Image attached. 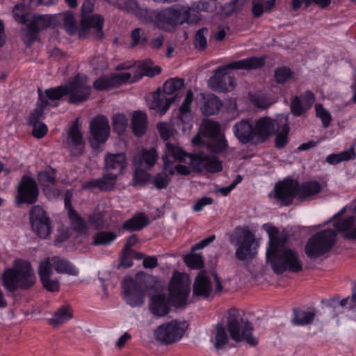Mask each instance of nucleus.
<instances>
[{"mask_svg":"<svg viewBox=\"0 0 356 356\" xmlns=\"http://www.w3.org/2000/svg\"><path fill=\"white\" fill-rule=\"evenodd\" d=\"M54 268L58 273L67 274L76 276L79 271L75 266L68 260L58 256L51 257Z\"/></svg>","mask_w":356,"mask_h":356,"instance_id":"obj_31","label":"nucleus"},{"mask_svg":"<svg viewBox=\"0 0 356 356\" xmlns=\"http://www.w3.org/2000/svg\"><path fill=\"white\" fill-rule=\"evenodd\" d=\"M131 42L130 44L131 47L136 46L145 47L148 43V38L145 34V31L141 28H136L132 30L131 33Z\"/></svg>","mask_w":356,"mask_h":356,"instance_id":"obj_42","label":"nucleus"},{"mask_svg":"<svg viewBox=\"0 0 356 356\" xmlns=\"http://www.w3.org/2000/svg\"><path fill=\"white\" fill-rule=\"evenodd\" d=\"M269 239L266 257L275 273L281 275L286 271L296 273L302 270V262L298 253L285 247L287 241L286 236L280 237L269 233Z\"/></svg>","mask_w":356,"mask_h":356,"instance_id":"obj_2","label":"nucleus"},{"mask_svg":"<svg viewBox=\"0 0 356 356\" xmlns=\"http://www.w3.org/2000/svg\"><path fill=\"white\" fill-rule=\"evenodd\" d=\"M90 65L95 71H99L107 67L106 58L103 56H96L90 61Z\"/></svg>","mask_w":356,"mask_h":356,"instance_id":"obj_61","label":"nucleus"},{"mask_svg":"<svg viewBox=\"0 0 356 356\" xmlns=\"http://www.w3.org/2000/svg\"><path fill=\"white\" fill-rule=\"evenodd\" d=\"M190 292L188 277L184 273L175 271L168 284L169 297L164 293L152 296L149 310L155 316L164 317L170 311V304L175 308H184L188 303Z\"/></svg>","mask_w":356,"mask_h":356,"instance_id":"obj_1","label":"nucleus"},{"mask_svg":"<svg viewBox=\"0 0 356 356\" xmlns=\"http://www.w3.org/2000/svg\"><path fill=\"white\" fill-rule=\"evenodd\" d=\"M118 6L121 9L136 15L142 11V8L136 0H120Z\"/></svg>","mask_w":356,"mask_h":356,"instance_id":"obj_49","label":"nucleus"},{"mask_svg":"<svg viewBox=\"0 0 356 356\" xmlns=\"http://www.w3.org/2000/svg\"><path fill=\"white\" fill-rule=\"evenodd\" d=\"M190 13L189 7L174 5L156 13L154 24L159 29L171 32L177 25L188 22Z\"/></svg>","mask_w":356,"mask_h":356,"instance_id":"obj_5","label":"nucleus"},{"mask_svg":"<svg viewBox=\"0 0 356 356\" xmlns=\"http://www.w3.org/2000/svg\"><path fill=\"white\" fill-rule=\"evenodd\" d=\"M280 129L277 120L269 117H263L254 124L255 143L264 142L269 136Z\"/></svg>","mask_w":356,"mask_h":356,"instance_id":"obj_20","label":"nucleus"},{"mask_svg":"<svg viewBox=\"0 0 356 356\" xmlns=\"http://www.w3.org/2000/svg\"><path fill=\"white\" fill-rule=\"evenodd\" d=\"M118 176L105 172L103 177L98 179L99 189L102 191H110L113 189L116 184Z\"/></svg>","mask_w":356,"mask_h":356,"instance_id":"obj_41","label":"nucleus"},{"mask_svg":"<svg viewBox=\"0 0 356 356\" xmlns=\"http://www.w3.org/2000/svg\"><path fill=\"white\" fill-rule=\"evenodd\" d=\"M39 99L37 102L36 106L30 114L29 118V124H33L35 123L42 122L44 119V110L49 104L48 101L45 99L44 96L41 93L40 89H39Z\"/></svg>","mask_w":356,"mask_h":356,"instance_id":"obj_33","label":"nucleus"},{"mask_svg":"<svg viewBox=\"0 0 356 356\" xmlns=\"http://www.w3.org/2000/svg\"><path fill=\"white\" fill-rule=\"evenodd\" d=\"M143 75L153 77L161 72V67L159 66H153L150 62H143L141 65Z\"/></svg>","mask_w":356,"mask_h":356,"instance_id":"obj_59","label":"nucleus"},{"mask_svg":"<svg viewBox=\"0 0 356 356\" xmlns=\"http://www.w3.org/2000/svg\"><path fill=\"white\" fill-rule=\"evenodd\" d=\"M157 159V154L155 149H145L140 154L136 156L134 162L138 168L149 169L153 167Z\"/></svg>","mask_w":356,"mask_h":356,"instance_id":"obj_30","label":"nucleus"},{"mask_svg":"<svg viewBox=\"0 0 356 356\" xmlns=\"http://www.w3.org/2000/svg\"><path fill=\"white\" fill-rule=\"evenodd\" d=\"M52 17L48 15H34L31 21L27 22L24 42L30 46L38 38V33L47 29L51 24Z\"/></svg>","mask_w":356,"mask_h":356,"instance_id":"obj_16","label":"nucleus"},{"mask_svg":"<svg viewBox=\"0 0 356 356\" xmlns=\"http://www.w3.org/2000/svg\"><path fill=\"white\" fill-rule=\"evenodd\" d=\"M188 154L179 145L169 142L166 143L164 154L162 156L164 171L168 172L170 175H173L172 164H175L176 161H184L185 159L188 156Z\"/></svg>","mask_w":356,"mask_h":356,"instance_id":"obj_19","label":"nucleus"},{"mask_svg":"<svg viewBox=\"0 0 356 356\" xmlns=\"http://www.w3.org/2000/svg\"><path fill=\"white\" fill-rule=\"evenodd\" d=\"M37 179L47 198L54 199L60 195V191L56 185V170L55 169L48 167L38 172Z\"/></svg>","mask_w":356,"mask_h":356,"instance_id":"obj_14","label":"nucleus"},{"mask_svg":"<svg viewBox=\"0 0 356 356\" xmlns=\"http://www.w3.org/2000/svg\"><path fill=\"white\" fill-rule=\"evenodd\" d=\"M207 155L204 154H188L189 168L193 172H200L205 170L204 163H206Z\"/></svg>","mask_w":356,"mask_h":356,"instance_id":"obj_40","label":"nucleus"},{"mask_svg":"<svg viewBox=\"0 0 356 356\" xmlns=\"http://www.w3.org/2000/svg\"><path fill=\"white\" fill-rule=\"evenodd\" d=\"M24 9L25 6L23 3H19L15 6L13 13L16 20L19 21L22 24H27V22L29 21L28 17H29L30 14H21V13L24 12Z\"/></svg>","mask_w":356,"mask_h":356,"instance_id":"obj_58","label":"nucleus"},{"mask_svg":"<svg viewBox=\"0 0 356 356\" xmlns=\"http://www.w3.org/2000/svg\"><path fill=\"white\" fill-rule=\"evenodd\" d=\"M122 296L125 302L131 307L143 305L147 292L146 283L140 277H127L122 282Z\"/></svg>","mask_w":356,"mask_h":356,"instance_id":"obj_8","label":"nucleus"},{"mask_svg":"<svg viewBox=\"0 0 356 356\" xmlns=\"http://www.w3.org/2000/svg\"><path fill=\"white\" fill-rule=\"evenodd\" d=\"M65 86L67 95H70L69 100L70 103L78 104L88 99L90 95L91 88L88 85L86 76L78 74Z\"/></svg>","mask_w":356,"mask_h":356,"instance_id":"obj_13","label":"nucleus"},{"mask_svg":"<svg viewBox=\"0 0 356 356\" xmlns=\"http://www.w3.org/2000/svg\"><path fill=\"white\" fill-rule=\"evenodd\" d=\"M117 236L113 232H99L93 237L92 245H108L113 242Z\"/></svg>","mask_w":356,"mask_h":356,"instance_id":"obj_43","label":"nucleus"},{"mask_svg":"<svg viewBox=\"0 0 356 356\" xmlns=\"http://www.w3.org/2000/svg\"><path fill=\"white\" fill-rule=\"evenodd\" d=\"M297 181L293 179H285L275 184L273 197L281 206H289L296 197Z\"/></svg>","mask_w":356,"mask_h":356,"instance_id":"obj_15","label":"nucleus"},{"mask_svg":"<svg viewBox=\"0 0 356 356\" xmlns=\"http://www.w3.org/2000/svg\"><path fill=\"white\" fill-rule=\"evenodd\" d=\"M205 171L209 173H216L222 171V163L216 156L207 155L206 163H204Z\"/></svg>","mask_w":356,"mask_h":356,"instance_id":"obj_46","label":"nucleus"},{"mask_svg":"<svg viewBox=\"0 0 356 356\" xmlns=\"http://www.w3.org/2000/svg\"><path fill=\"white\" fill-rule=\"evenodd\" d=\"M229 342V337L225 327L222 323H218L216 326L213 345L216 350L222 348Z\"/></svg>","mask_w":356,"mask_h":356,"instance_id":"obj_38","label":"nucleus"},{"mask_svg":"<svg viewBox=\"0 0 356 356\" xmlns=\"http://www.w3.org/2000/svg\"><path fill=\"white\" fill-rule=\"evenodd\" d=\"M321 190L322 186L318 181H306L300 184L297 181L296 197L299 200L304 201L309 197L318 194Z\"/></svg>","mask_w":356,"mask_h":356,"instance_id":"obj_27","label":"nucleus"},{"mask_svg":"<svg viewBox=\"0 0 356 356\" xmlns=\"http://www.w3.org/2000/svg\"><path fill=\"white\" fill-rule=\"evenodd\" d=\"M90 133L93 139L98 143H104L107 140L110 127L108 119L102 115H97L90 122Z\"/></svg>","mask_w":356,"mask_h":356,"instance_id":"obj_23","label":"nucleus"},{"mask_svg":"<svg viewBox=\"0 0 356 356\" xmlns=\"http://www.w3.org/2000/svg\"><path fill=\"white\" fill-rule=\"evenodd\" d=\"M168 172H159L155 175L152 181V184L157 189H165L169 185L171 178Z\"/></svg>","mask_w":356,"mask_h":356,"instance_id":"obj_47","label":"nucleus"},{"mask_svg":"<svg viewBox=\"0 0 356 356\" xmlns=\"http://www.w3.org/2000/svg\"><path fill=\"white\" fill-rule=\"evenodd\" d=\"M337 233L333 229H325L309 238L305 246L306 255L311 259H317L329 252L336 241Z\"/></svg>","mask_w":356,"mask_h":356,"instance_id":"obj_7","label":"nucleus"},{"mask_svg":"<svg viewBox=\"0 0 356 356\" xmlns=\"http://www.w3.org/2000/svg\"><path fill=\"white\" fill-rule=\"evenodd\" d=\"M293 75V72L288 67H278L275 71V79L277 83H284L289 81Z\"/></svg>","mask_w":356,"mask_h":356,"instance_id":"obj_45","label":"nucleus"},{"mask_svg":"<svg viewBox=\"0 0 356 356\" xmlns=\"http://www.w3.org/2000/svg\"><path fill=\"white\" fill-rule=\"evenodd\" d=\"M147 115L142 111H135L131 120L133 133L136 136H143L147 129Z\"/></svg>","mask_w":356,"mask_h":356,"instance_id":"obj_34","label":"nucleus"},{"mask_svg":"<svg viewBox=\"0 0 356 356\" xmlns=\"http://www.w3.org/2000/svg\"><path fill=\"white\" fill-rule=\"evenodd\" d=\"M289 132V127L286 124V120L284 119V123L282 124V129L280 133H279L275 139V147L278 149L284 148L288 143V134Z\"/></svg>","mask_w":356,"mask_h":356,"instance_id":"obj_48","label":"nucleus"},{"mask_svg":"<svg viewBox=\"0 0 356 356\" xmlns=\"http://www.w3.org/2000/svg\"><path fill=\"white\" fill-rule=\"evenodd\" d=\"M68 140L74 147V155H81L83 152V139L78 124V120H76L67 133Z\"/></svg>","mask_w":356,"mask_h":356,"instance_id":"obj_28","label":"nucleus"},{"mask_svg":"<svg viewBox=\"0 0 356 356\" xmlns=\"http://www.w3.org/2000/svg\"><path fill=\"white\" fill-rule=\"evenodd\" d=\"M104 18L99 15L83 16L80 24V35L83 37L91 32L96 40H102L104 35Z\"/></svg>","mask_w":356,"mask_h":356,"instance_id":"obj_18","label":"nucleus"},{"mask_svg":"<svg viewBox=\"0 0 356 356\" xmlns=\"http://www.w3.org/2000/svg\"><path fill=\"white\" fill-rule=\"evenodd\" d=\"M134 81L131 79L130 73L120 72L113 74L108 76H101L94 82L93 87L97 90H106L126 83H133Z\"/></svg>","mask_w":356,"mask_h":356,"instance_id":"obj_21","label":"nucleus"},{"mask_svg":"<svg viewBox=\"0 0 356 356\" xmlns=\"http://www.w3.org/2000/svg\"><path fill=\"white\" fill-rule=\"evenodd\" d=\"M149 223L147 217L143 213H139L131 218L124 221L122 229L130 232L140 231Z\"/></svg>","mask_w":356,"mask_h":356,"instance_id":"obj_32","label":"nucleus"},{"mask_svg":"<svg viewBox=\"0 0 356 356\" xmlns=\"http://www.w3.org/2000/svg\"><path fill=\"white\" fill-rule=\"evenodd\" d=\"M211 290V282L206 272H199L193 283V296L207 298L209 296Z\"/></svg>","mask_w":356,"mask_h":356,"instance_id":"obj_25","label":"nucleus"},{"mask_svg":"<svg viewBox=\"0 0 356 356\" xmlns=\"http://www.w3.org/2000/svg\"><path fill=\"white\" fill-rule=\"evenodd\" d=\"M231 338L236 342L245 341L251 346H256L259 341L253 336L254 327L248 320L243 318L231 317L227 324Z\"/></svg>","mask_w":356,"mask_h":356,"instance_id":"obj_9","label":"nucleus"},{"mask_svg":"<svg viewBox=\"0 0 356 356\" xmlns=\"http://www.w3.org/2000/svg\"><path fill=\"white\" fill-rule=\"evenodd\" d=\"M222 106V102L216 95L208 94L203 96L200 110L204 115L210 116L218 113Z\"/></svg>","mask_w":356,"mask_h":356,"instance_id":"obj_29","label":"nucleus"},{"mask_svg":"<svg viewBox=\"0 0 356 356\" xmlns=\"http://www.w3.org/2000/svg\"><path fill=\"white\" fill-rule=\"evenodd\" d=\"M290 109L291 113L294 116H300L303 113L308 111L305 108V106L301 102L300 97L295 96L291 102Z\"/></svg>","mask_w":356,"mask_h":356,"instance_id":"obj_56","label":"nucleus"},{"mask_svg":"<svg viewBox=\"0 0 356 356\" xmlns=\"http://www.w3.org/2000/svg\"><path fill=\"white\" fill-rule=\"evenodd\" d=\"M52 266H54V265L51 261V258H46L40 263L38 275L40 280L51 277L53 273Z\"/></svg>","mask_w":356,"mask_h":356,"instance_id":"obj_51","label":"nucleus"},{"mask_svg":"<svg viewBox=\"0 0 356 356\" xmlns=\"http://www.w3.org/2000/svg\"><path fill=\"white\" fill-rule=\"evenodd\" d=\"M35 280L30 262L22 259L16 260L13 267L6 269L2 275L3 285L11 292L31 287Z\"/></svg>","mask_w":356,"mask_h":356,"instance_id":"obj_4","label":"nucleus"},{"mask_svg":"<svg viewBox=\"0 0 356 356\" xmlns=\"http://www.w3.org/2000/svg\"><path fill=\"white\" fill-rule=\"evenodd\" d=\"M128 120L123 114H116L113 118V131L118 134H122L126 129Z\"/></svg>","mask_w":356,"mask_h":356,"instance_id":"obj_52","label":"nucleus"},{"mask_svg":"<svg viewBox=\"0 0 356 356\" xmlns=\"http://www.w3.org/2000/svg\"><path fill=\"white\" fill-rule=\"evenodd\" d=\"M72 318V311L69 305H63L58 309L52 318L49 319V323L58 327Z\"/></svg>","mask_w":356,"mask_h":356,"instance_id":"obj_35","label":"nucleus"},{"mask_svg":"<svg viewBox=\"0 0 356 356\" xmlns=\"http://www.w3.org/2000/svg\"><path fill=\"white\" fill-rule=\"evenodd\" d=\"M209 149L213 153H221L228 147L227 141L225 135L222 134L216 138H212L209 143Z\"/></svg>","mask_w":356,"mask_h":356,"instance_id":"obj_44","label":"nucleus"},{"mask_svg":"<svg viewBox=\"0 0 356 356\" xmlns=\"http://www.w3.org/2000/svg\"><path fill=\"white\" fill-rule=\"evenodd\" d=\"M30 222L33 231L41 238H47L51 232V221L46 211L38 205L34 206L30 211Z\"/></svg>","mask_w":356,"mask_h":356,"instance_id":"obj_12","label":"nucleus"},{"mask_svg":"<svg viewBox=\"0 0 356 356\" xmlns=\"http://www.w3.org/2000/svg\"><path fill=\"white\" fill-rule=\"evenodd\" d=\"M200 129L204 136L211 139L216 138L222 134L219 123L211 120L204 121Z\"/></svg>","mask_w":356,"mask_h":356,"instance_id":"obj_37","label":"nucleus"},{"mask_svg":"<svg viewBox=\"0 0 356 356\" xmlns=\"http://www.w3.org/2000/svg\"><path fill=\"white\" fill-rule=\"evenodd\" d=\"M193 99V92L191 90L187 91L184 100L180 106L179 111L181 115H185L191 112V104Z\"/></svg>","mask_w":356,"mask_h":356,"instance_id":"obj_60","label":"nucleus"},{"mask_svg":"<svg viewBox=\"0 0 356 356\" xmlns=\"http://www.w3.org/2000/svg\"><path fill=\"white\" fill-rule=\"evenodd\" d=\"M17 204H33L38 201L39 188L36 181L31 177L24 175L17 187Z\"/></svg>","mask_w":356,"mask_h":356,"instance_id":"obj_11","label":"nucleus"},{"mask_svg":"<svg viewBox=\"0 0 356 356\" xmlns=\"http://www.w3.org/2000/svg\"><path fill=\"white\" fill-rule=\"evenodd\" d=\"M46 96L50 100H58L63 96L67 95L66 86H60L56 88L47 89L44 91Z\"/></svg>","mask_w":356,"mask_h":356,"instance_id":"obj_50","label":"nucleus"},{"mask_svg":"<svg viewBox=\"0 0 356 356\" xmlns=\"http://www.w3.org/2000/svg\"><path fill=\"white\" fill-rule=\"evenodd\" d=\"M315 110L316 116L321 120L323 127H328L332 120L330 113L324 108L321 104H316Z\"/></svg>","mask_w":356,"mask_h":356,"instance_id":"obj_55","label":"nucleus"},{"mask_svg":"<svg viewBox=\"0 0 356 356\" xmlns=\"http://www.w3.org/2000/svg\"><path fill=\"white\" fill-rule=\"evenodd\" d=\"M234 136L242 144L255 143L254 124L249 120H242L233 126Z\"/></svg>","mask_w":356,"mask_h":356,"instance_id":"obj_24","label":"nucleus"},{"mask_svg":"<svg viewBox=\"0 0 356 356\" xmlns=\"http://www.w3.org/2000/svg\"><path fill=\"white\" fill-rule=\"evenodd\" d=\"M184 86V79L175 77L167 80L163 86V90L158 88L153 94V99L149 105V108L156 111L161 115L165 114L177 98V95L169 97L166 95H172L175 92L181 89Z\"/></svg>","mask_w":356,"mask_h":356,"instance_id":"obj_6","label":"nucleus"},{"mask_svg":"<svg viewBox=\"0 0 356 356\" xmlns=\"http://www.w3.org/2000/svg\"><path fill=\"white\" fill-rule=\"evenodd\" d=\"M127 160L124 153H107L104 156V172L120 176L127 168Z\"/></svg>","mask_w":356,"mask_h":356,"instance_id":"obj_22","label":"nucleus"},{"mask_svg":"<svg viewBox=\"0 0 356 356\" xmlns=\"http://www.w3.org/2000/svg\"><path fill=\"white\" fill-rule=\"evenodd\" d=\"M146 168H137L134 173V181L140 184H145L150 179V175L145 171Z\"/></svg>","mask_w":356,"mask_h":356,"instance_id":"obj_62","label":"nucleus"},{"mask_svg":"<svg viewBox=\"0 0 356 356\" xmlns=\"http://www.w3.org/2000/svg\"><path fill=\"white\" fill-rule=\"evenodd\" d=\"M208 32L209 30L207 28H202L196 32L194 41L195 48L200 50H204L206 49L207 46L206 35Z\"/></svg>","mask_w":356,"mask_h":356,"instance_id":"obj_53","label":"nucleus"},{"mask_svg":"<svg viewBox=\"0 0 356 356\" xmlns=\"http://www.w3.org/2000/svg\"><path fill=\"white\" fill-rule=\"evenodd\" d=\"M30 125L33 127L32 134L36 138H42L47 133L48 128L43 122L35 123Z\"/></svg>","mask_w":356,"mask_h":356,"instance_id":"obj_63","label":"nucleus"},{"mask_svg":"<svg viewBox=\"0 0 356 356\" xmlns=\"http://www.w3.org/2000/svg\"><path fill=\"white\" fill-rule=\"evenodd\" d=\"M355 153L353 148L344 150L339 154H332L326 157V162L330 165H337L341 162L355 159Z\"/></svg>","mask_w":356,"mask_h":356,"instance_id":"obj_39","label":"nucleus"},{"mask_svg":"<svg viewBox=\"0 0 356 356\" xmlns=\"http://www.w3.org/2000/svg\"><path fill=\"white\" fill-rule=\"evenodd\" d=\"M355 221V216H351L346 218V219L341 222H335L334 227L339 232H345V236L347 232H350L353 229V226L354 225Z\"/></svg>","mask_w":356,"mask_h":356,"instance_id":"obj_57","label":"nucleus"},{"mask_svg":"<svg viewBox=\"0 0 356 356\" xmlns=\"http://www.w3.org/2000/svg\"><path fill=\"white\" fill-rule=\"evenodd\" d=\"M186 265L194 269H200L203 266L202 257L199 254L191 253L184 257Z\"/></svg>","mask_w":356,"mask_h":356,"instance_id":"obj_54","label":"nucleus"},{"mask_svg":"<svg viewBox=\"0 0 356 356\" xmlns=\"http://www.w3.org/2000/svg\"><path fill=\"white\" fill-rule=\"evenodd\" d=\"M235 232L237 234L238 243L235 252L236 257L240 261H245L252 254L251 246L254 241V235L247 227H237Z\"/></svg>","mask_w":356,"mask_h":356,"instance_id":"obj_17","label":"nucleus"},{"mask_svg":"<svg viewBox=\"0 0 356 356\" xmlns=\"http://www.w3.org/2000/svg\"><path fill=\"white\" fill-rule=\"evenodd\" d=\"M265 64L264 57H250L229 63L226 67H219L209 80V86L213 90L227 92L232 90L235 86V78L227 72V69L254 70L261 68Z\"/></svg>","mask_w":356,"mask_h":356,"instance_id":"obj_3","label":"nucleus"},{"mask_svg":"<svg viewBox=\"0 0 356 356\" xmlns=\"http://www.w3.org/2000/svg\"><path fill=\"white\" fill-rule=\"evenodd\" d=\"M317 310L315 307H309L306 310L294 308L291 323L298 326L310 325L314 322Z\"/></svg>","mask_w":356,"mask_h":356,"instance_id":"obj_26","label":"nucleus"},{"mask_svg":"<svg viewBox=\"0 0 356 356\" xmlns=\"http://www.w3.org/2000/svg\"><path fill=\"white\" fill-rule=\"evenodd\" d=\"M186 321L177 319L163 323L154 330L155 339L163 345H170L179 341L188 328Z\"/></svg>","mask_w":356,"mask_h":356,"instance_id":"obj_10","label":"nucleus"},{"mask_svg":"<svg viewBox=\"0 0 356 356\" xmlns=\"http://www.w3.org/2000/svg\"><path fill=\"white\" fill-rule=\"evenodd\" d=\"M64 27L67 33L72 35L76 31V22L72 13H67L64 17Z\"/></svg>","mask_w":356,"mask_h":356,"instance_id":"obj_64","label":"nucleus"},{"mask_svg":"<svg viewBox=\"0 0 356 356\" xmlns=\"http://www.w3.org/2000/svg\"><path fill=\"white\" fill-rule=\"evenodd\" d=\"M67 216L70 220L72 229L76 232L83 234H86L88 229L87 222L74 209H70L67 213Z\"/></svg>","mask_w":356,"mask_h":356,"instance_id":"obj_36","label":"nucleus"}]
</instances>
